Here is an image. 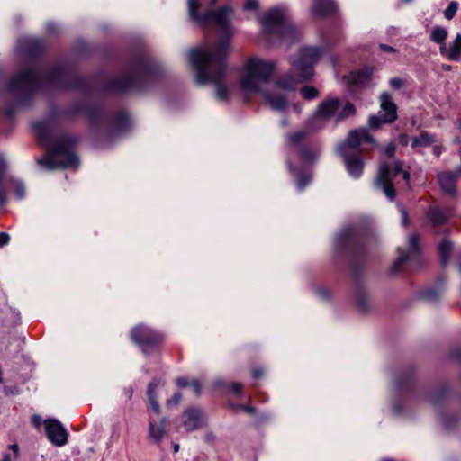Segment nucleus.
<instances>
[{"label":"nucleus","instance_id":"obj_13","mask_svg":"<svg viewBox=\"0 0 461 461\" xmlns=\"http://www.w3.org/2000/svg\"><path fill=\"white\" fill-rule=\"evenodd\" d=\"M203 424L204 415L200 410L189 409L183 414V425L188 431L198 429Z\"/></svg>","mask_w":461,"mask_h":461},{"label":"nucleus","instance_id":"obj_39","mask_svg":"<svg viewBox=\"0 0 461 461\" xmlns=\"http://www.w3.org/2000/svg\"><path fill=\"white\" fill-rule=\"evenodd\" d=\"M231 389L234 393H236L237 395H240L242 391V384H240L239 383H234L231 386Z\"/></svg>","mask_w":461,"mask_h":461},{"label":"nucleus","instance_id":"obj_37","mask_svg":"<svg viewBox=\"0 0 461 461\" xmlns=\"http://www.w3.org/2000/svg\"><path fill=\"white\" fill-rule=\"evenodd\" d=\"M181 401V394L180 393H176L172 399L168 400L167 401V404L168 405H172V404H178Z\"/></svg>","mask_w":461,"mask_h":461},{"label":"nucleus","instance_id":"obj_48","mask_svg":"<svg viewBox=\"0 0 461 461\" xmlns=\"http://www.w3.org/2000/svg\"><path fill=\"white\" fill-rule=\"evenodd\" d=\"M240 408H241L242 410H245L246 411H249V412L252 411V409H251V408L247 407V406H244V405H241V406H240Z\"/></svg>","mask_w":461,"mask_h":461},{"label":"nucleus","instance_id":"obj_5","mask_svg":"<svg viewBox=\"0 0 461 461\" xmlns=\"http://www.w3.org/2000/svg\"><path fill=\"white\" fill-rule=\"evenodd\" d=\"M260 23L262 39L271 44L284 42L290 45L300 38L298 29L287 21L285 12L279 8L268 11Z\"/></svg>","mask_w":461,"mask_h":461},{"label":"nucleus","instance_id":"obj_14","mask_svg":"<svg viewBox=\"0 0 461 461\" xmlns=\"http://www.w3.org/2000/svg\"><path fill=\"white\" fill-rule=\"evenodd\" d=\"M166 420L164 418L150 417L149 420L148 438L154 443H158L166 436Z\"/></svg>","mask_w":461,"mask_h":461},{"label":"nucleus","instance_id":"obj_20","mask_svg":"<svg viewBox=\"0 0 461 461\" xmlns=\"http://www.w3.org/2000/svg\"><path fill=\"white\" fill-rule=\"evenodd\" d=\"M435 141L432 135L428 132H421L420 136L413 137L411 140V148L417 149L420 147H428Z\"/></svg>","mask_w":461,"mask_h":461},{"label":"nucleus","instance_id":"obj_54","mask_svg":"<svg viewBox=\"0 0 461 461\" xmlns=\"http://www.w3.org/2000/svg\"><path fill=\"white\" fill-rule=\"evenodd\" d=\"M288 167H289V168H290V170H291V171H294V168H293V167H292V165H291V163H290V162L288 163Z\"/></svg>","mask_w":461,"mask_h":461},{"label":"nucleus","instance_id":"obj_19","mask_svg":"<svg viewBox=\"0 0 461 461\" xmlns=\"http://www.w3.org/2000/svg\"><path fill=\"white\" fill-rule=\"evenodd\" d=\"M157 389H158L157 383H155V382L149 383L148 385L147 395H148V399H149L151 410L153 411L154 414L158 415L160 412V406L156 399L157 398Z\"/></svg>","mask_w":461,"mask_h":461},{"label":"nucleus","instance_id":"obj_28","mask_svg":"<svg viewBox=\"0 0 461 461\" xmlns=\"http://www.w3.org/2000/svg\"><path fill=\"white\" fill-rule=\"evenodd\" d=\"M418 243H419V238L417 237V235L416 234L410 235L409 245H410V249L412 252H416L418 250V249H419Z\"/></svg>","mask_w":461,"mask_h":461},{"label":"nucleus","instance_id":"obj_49","mask_svg":"<svg viewBox=\"0 0 461 461\" xmlns=\"http://www.w3.org/2000/svg\"><path fill=\"white\" fill-rule=\"evenodd\" d=\"M2 461H11L10 456L8 454H5Z\"/></svg>","mask_w":461,"mask_h":461},{"label":"nucleus","instance_id":"obj_6","mask_svg":"<svg viewBox=\"0 0 461 461\" xmlns=\"http://www.w3.org/2000/svg\"><path fill=\"white\" fill-rule=\"evenodd\" d=\"M365 145L373 148L376 143L366 129L359 128L349 131L348 138L338 147L348 174L354 178H358L363 171V160L357 151L360 149V152H363Z\"/></svg>","mask_w":461,"mask_h":461},{"label":"nucleus","instance_id":"obj_27","mask_svg":"<svg viewBox=\"0 0 461 461\" xmlns=\"http://www.w3.org/2000/svg\"><path fill=\"white\" fill-rule=\"evenodd\" d=\"M458 5L456 2H451L444 11V16L447 20H451L456 14Z\"/></svg>","mask_w":461,"mask_h":461},{"label":"nucleus","instance_id":"obj_3","mask_svg":"<svg viewBox=\"0 0 461 461\" xmlns=\"http://www.w3.org/2000/svg\"><path fill=\"white\" fill-rule=\"evenodd\" d=\"M339 107L340 101L338 98H328L321 102L312 120L307 122L306 129L288 136L287 143L291 149V156L299 157L305 163L315 159L320 155V151L310 147H301V144L308 132L321 129L325 121L337 116Z\"/></svg>","mask_w":461,"mask_h":461},{"label":"nucleus","instance_id":"obj_34","mask_svg":"<svg viewBox=\"0 0 461 461\" xmlns=\"http://www.w3.org/2000/svg\"><path fill=\"white\" fill-rule=\"evenodd\" d=\"M9 240H10L9 234H7L5 232H0V248L7 245Z\"/></svg>","mask_w":461,"mask_h":461},{"label":"nucleus","instance_id":"obj_15","mask_svg":"<svg viewBox=\"0 0 461 461\" xmlns=\"http://www.w3.org/2000/svg\"><path fill=\"white\" fill-rule=\"evenodd\" d=\"M428 218L434 226L445 223L453 215V211L447 208L433 207L428 212Z\"/></svg>","mask_w":461,"mask_h":461},{"label":"nucleus","instance_id":"obj_44","mask_svg":"<svg viewBox=\"0 0 461 461\" xmlns=\"http://www.w3.org/2000/svg\"><path fill=\"white\" fill-rule=\"evenodd\" d=\"M176 383L177 384L180 386V387H185L188 384L187 381L185 378H178L176 380Z\"/></svg>","mask_w":461,"mask_h":461},{"label":"nucleus","instance_id":"obj_47","mask_svg":"<svg viewBox=\"0 0 461 461\" xmlns=\"http://www.w3.org/2000/svg\"><path fill=\"white\" fill-rule=\"evenodd\" d=\"M10 449H12L15 454L18 453V446L16 444H13L10 447Z\"/></svg>","mask_w":461,"mask_h":461},{"label":"nucleus","instance_id":"obj_33","mask_svg":"<svg viewBox=\"0 0 461 461\" xmlns=\"http://www.w3.org/2000/svg\"><path fill=\"white\" fill-rule=\"evenodd\" d=\"M258 6V4L256 0H247L244 5L245 10H256Z\"/></svg>","mask_w":461,"mask_h":461},{"label":"nucleus","instance_id":"obj_55","mask_svg":"<svg viewBox=\"0 0 461 461\" xmlns=\"http://www.w3.org/2000/svg\"><path fill=\"white\" fill-rule=\"evenodd\" d=\"M426 296H427L428 298H432V297H433V296L430 294V293H427Z\"/></svg>","mask_w":461,"mask_h":461},{"label":"nucleus","instance_id":"obj_29","mask_svg":"<svg viewBox=\"0 0 461 461\" xmlns=\"http://www.w3.org/2000/svg\"><path fill=\"white\" fill-rule=\"evenodd\" d=\"M352 229H345L338 235V240L339 243H342L344 240L352 235Z\"/></svg>","mask_w":461,"mask_h":461},{"label":"nucleus","instance_id":"obj_23","mask_svg":"<svg viewBox=\"0 0 461 461\" xmlns=\"http://www.w3.org/2000/svg\"><path fill=\"white\" fill-rule=\"evenodd\" d=\"M410 258V253L405 251H401L391 267V273L396 274L402 267L405 264V262Z\"/></svg>","mask_w":461,"mask_h":461},{"label":"nucleus","instance_id":"obj_51","mask_svg":"<svg viewBox=\"0 0 461 461\" xmlns=\"http://www.w3.org/2000/svg\"><path fill=\"white\" fill-rule=\"evenodd\" d=\"M253 375H254L255 377H259V376L261 375V373H259L258 371H254Z\"/></svg>","mask_w":461,"mask_h":461},{"label":"nucleus","instance_id":"obj_22","mask_svg":"<svg viewBox=\"0 0 461 461\" xmlns=\"http://www.w3.org/2000/svg\"><path fill=\"white\" fill-rule=\"evenodd\" d=\"M452 250V244L447 240H443L438 244V252L443 265H446Z\"/></svg>","mask_w":461,"mask_h":461},{"label":"nucleus","instance_id":"obj_32","mask_svg":"<svg viewBox=\"0 0 461 461\" xmlns=\"http://www.w3.org/2000/svg\"><path fill=\"white\" fill-rule=\"evenodd\" d=\"M310 182V177L303 176L297 178V187L299 190H303L304 186Z\"/></svg>","mask_w":461,"mask_h":461},{"label":"nucleus","instance_id":"obj_31","mask_svg":"<svg viewBox=\"0 0 461 461\" xmlns=\"http://www.w3.org/2000/svg\"><path fill=\"white\" fill-rule=\"evenodd\" d=\"M133 86L134 85V78L132 77V81L131 78H127L126 80L122 81V82H120L118 84V88L120 89H127L129 87H131V86Z\"/></svg>","mask_w":461,"mask_h":461},{"label":"nucleus","instance_id":"obj_53","mask_svg":"<svg viewBox=\"0 0 461 461\" xmlns=\"http://www.w3.org/2000/svg\"><path fill=\"white\" fill-rule=\"evenodd\" d=\"M282 124H283L284 126L287 125V122H286V120H283V121H282Z\"/></svg>","mask_w":461,"mask_h":461},{"label":"nucleus","instance_id":"obj_21","mask_svg":"<svg viewBox=\"0 0 461 461\" xmlns=\"http://www.w3.org/2000/svg\"><path fill=\"white\" fill-rule=\"evenodd\" d=\"M447 31L442 26H434L430 31L429 38L435 43H443L447 37Z\"/></svg>","mask_w":461,"mask_h":461},{"label":"nucleus","instance_id":"obj_12","mask_svg":"<svg viewBox=\"0 0 461 461\" xmlns=\"http://www.w3.org/2000/svg\"><path fill=\"white\" fill-rule=\"evenodd\" d=\"M461 176V169L456 172H440L437 175V179L442 192L449 195L456 194V183L457 178Z\"/></svg>","mask_w":461,"mask_h":461},{"label":"nucleus","instance_id":"obj_57","mask_svg":"<svg viewBox=\"0 0 461 461\" xmlns=\"http://www.w3.org/2000/svg\"><path fill=\"white\" fill-rule=\"evenodd\" d=\"M405 2H411V0H404Z\"/></svg>","mask_w":461,"mask_h":461},{"label":"nucleus","instance_id":"obj_2","mask_svg":"<svg viewBox=\"0 0 461 461\" xmlns=\"http://www.w3.org/2000/svg\"><path fill=\"white\" fill-rule=\"evenodd\" d=\"M321 57L317 48L301 49L296 56L291 57L290 71L280 77L271 91H265L264 86L269 81L276 68L275 60L264 59L260 57L249 59L244 65L240 85L245 94L261 93L266 103L275 111H284L288 104L284 94H277V89L283 91L294 90L303 82L313 77V66Z\"/></svg>","mask_w":461,"mask_h":461},{"label":"nucleus","instance_id":"obj_43","mask_svg":"<svg viewBox=\"0 0 461 461\" xmlns=\"http://www.w3.org/2000/svg\"><path fill=\"white\" fill-rule=\"evenodd\" d=\"M32 424L36 427V428H39L41 426V417L39 415H33L32 418Z\"/></svg>","mask_w":461,"mask_h":461},{"label":"nucleus","instance_id":"obj_40","mask_svg":"<svg viewBox=\"0 0 461 461\" xmlns=\"http://www.w3.org/2000/svg\"><path fill=\"white\" fill-rule=\"evenodd\" d=\"M399 142L402 145V146H407L409 144V137L408 135L406 134H401L399 136Z\"/></svg>","mask_w":461,"mask_h":461},{"label":"nucleus","instance_id":"obj_11","mask_svg":"<svg viewBox=\"0 0 461 461\" xmlns=\"http://www.w3.org/2000/svg\"><path fill=\"white\" fill-rule=\"evenodd\" d=\"M48 439L55 446H64L68 441V433L62 424L55 420L49 419L44 421Z\"/></svg>","mask_w":461,"mask_h":461},{"label":"nucleus","instance_id":"obj_7","mask_svg":"<svg viewBox=\"0 0 461 461\" xmlns=\"http://www.w3.org/2000/svg\"><path fill=\"white\" fill-rule=\"evenodd\" d=\"M398 175H401L402 179L409 183V171L402 169V164L400 160L393 159L381 164L375 182V186L381 187L386 197L391 201L395 197L393 180Z\"/></svg>","mask_w":461,"mask_h":461},{"label":"nucleus","instance_id":"obj_50","mask_svg":"<svg viewBox=\"0 0 461 461\" xmlns=\"http://www.w3.org/2000/svg\"><path fill=\"white\" fill-rule=\"evenodd\" d=\"M178 450H179V445H178V444H175V445H174V452H175V453H177V452H178Z\"/></svg>","mask_w":461,"mask_h":461},{"label":"nucleus","instance_id":"obj_36","mask_svg":"<svg viewBox=\"0 0 461 461\" xmlns=\"http://www.w3.org/2000/svg\"><path fill=\"white\" fill-rule=\"evenodd\" d=\"M400 212L402 213V224L406 226L408 224V221H409L407 212L402 207H400Z\"/></svg>","mask_w":461,"mask_h":461},{"label":"nucleus","instance_id":"obj_16","mask_svg":"<svg viewBox=\"0 0 461 461\" xmlns=\"http://www.w3.org/2000/svg\"><path fill=\"white\" fill-rule=\"evenodd\" d=\"M372 71L364 69L360 71H353L344 77L345 81L352 86H363L371 80Z\"/></svg>","mask_w":461,"mask_h":461},{"label":"nucleus","instance_id":"obj_10","mask_svg":"<svg viewBox=\"0 0 461 461\" xmlns=\"http://www.w3.org/2000/svg\"><path fill=\"white\" fill-rule=\"evenodd\" d=\"M40 86V77L31 69H28L14 77L8 84V90L12 93H32Z\"/></svg>","mask_w":461,"mask_h":461},{"label":"nucleus","instance_id":"obj_38","mask_svg":"<svg viewBox=\"0 0 461 461\" xmlns=\"http://www.w3.org/2000/svg\"><path fill=\"white\" fill-rule=\"evenodd\" d=\"M438 44L440 45L439 46L440 54L447 59L448 48L447 47L445 41H443V43H438Z\"/></svg>","mask_w":461,"mask_h":461},{"label":"nucleus","instance_id":"obj_46","mask_svg":"<svg viewBox=\"0 0 461 461\" xmlns=\"http://www.w3.org/2000/svg\"><path fill=\"white\" fill-rule=\"evenodd\" d=\"M433 153L436 155V156H439L441 154V149L438 146H435L433 147Z\"/></svg>","mask_w":461,"mask_h":461},{"label":"nucleus","instance_id":"obj_9","mask_svg":"<svg viewBox=\"0 0 461 461\" xmlns=\"http://www.w3.org/2000/svg\"><path fill=\"white\" fill-rule=\"evenodd\" d=\"M131 339L141 347L143 353L147 354L162 341L163 337L148 327L137 325L132 329Z\"/></svg>","mask_w":461,"mask_h":461},{"label":"nucleus","instance_id":"obj_25","mask_svg":"<svg viewBox=\"0 0 461 461\" xmlns=\"http://www.w3.org/2000/svg\"><path fill=\"white\" fill-rule=\"evenodd\" d=\"M356 113L355 106L347 102L340 111L338 112L337 119L338 120H343L349 115H352Z\"/></svg>","mask_w":461,"mask_h":461},{"label":"nucleus","instance_id":"obj_35","mask_svg":"<svg viewBox=\"0 0 461 461\" xmlns=\"http://www.w3.org/2000/svg\"><path fill=\"white\" fill-rule=\"evenodd\" d=\"M394 151H395V145L393 143H389L385 149H384V153L388 156V157H392L393 154H394Z\"/></svg>","mask_w":461,"mask_h":461},{"label":"nucleus","instance_id":"obj_18","mask_svg":"<svg viewBox=\"0 0 461 461\" xmlns=\"http://www.w3.org/2000/svg\"><path fill=\"white\" fill-rule=\"evenodd\" d=\"M447 59L451 61L461 60V34L457 33L452 42L449 43Z\"/></svg>","mask_w":461,"mask_h":461},{"label":"nucleus","instance_id":"obj_8","mask_svg":"<svg viewBox=\"0 0 461 461\" xmlns=\"http://www.w3.org/2000/svg\"><path fill=\"white\" fill-rule=\"evenodd\" d=\"M380 108V115H371L368 119V125L371 129L376 130L383 123H392L397 119V106L389 93L381 94Z\"/></svg>","mask_w":461,"mask_h":461},{"label":"nucleus","instance_id":"obj_26","mask_svg":"<svg viewBox=\"0 0 461 461\" xmlns=\"http://www.w3.org/2000/svg\"><path fill=\"white\" fill-rule=\"evenodd\" d=\"M303 98L311 100L318 96V90L313 86H303L301 90Z\"/></svg>","mask_w":461,"mask_h":461},{"label":"nucleus","instance_id":"obj_4","mask_svg":"<svg viewBox=\"0 0 461 461\" xmlns=\"http://www.w3.org/2000/svg\"><path fill=\"white\" fill-rule=\"evenodd\" d=\"M32 127L39 140L49 146L46 156L39 160L41 165L47 169L71 167L78 165V159L71 150L75 142L74 139L63 137L50 142V130L47 123L36 122Z\"/></svg>","mask_w":461,"mask_h":461},{"label":"nucleus","instance_id":"obj_17","mask_svg":"<svg viewBox=\"0 0 461 461\" xmlns=\"http://www.w3.org/2000/svg\"><path fill=\"white\" fill-rule=\"evenodd\" d=\"M336 9L331 0H313L312 12L318 15H328Z\"/></svg>","mask_w":461,"mask_h":461},{"label":"nucleus","instance_id":"obj_41","mask_svg":"<svg viewBox=\"0 0 461 461\" xmlns=\"http://www.w3.org/2000/svg\"><path fill=\"white\" fill-rule=\"evenodd\" d=\"M192 385V387L194 388V393L199 395L200 393H201V390H200V384L198 383V381L196 380H194L191 382L190 384Z\"/></svg>","mask_w":461,"mask_h":461},{"label":"nucleus","instance_id":"obj_52","mask_svg":"<svg viewBox=\"0 0 461 461\" xmlns=\"http://www.w3.org/2000/svg\"><path fill=\"white\" fill-rule=\"evenodd\" d=\"M457 124H458L459 130H461V117L457 120Z\"/></svg>","mask_w":461,"mask_h":461},{"label":"nucleus","instance_id":"obj_45","mask_svg":"<svg viewBox=\"0 0 461 461\" xmlns=\"http://www.w3.org/2000/svg\"><path fill=\"white\" fill-rule=\"evenodd\" d=\"M124 393H125V395L127 396L128 399H131L133 391H132L131 388H125L124 389Z\"/></svg>","mask_w":461,"mask_h":461},{"label":"nucleus","instance_id":"obj_56","mask_svg":"<svg viewBox=\"0 0 461 461\" xmlns=\"http://www.w3.org/2000/svg\"><path fill=\"white\" fill-rule=\"evenodd\" d=\"M381 461H393V459H390V458H384L382 459Z\"/></svg>","mask_w":461,"mask_h":461},{"label":"nucleus","instance_id":"obj_30","mask_svg":"<svg viewBox=\"0 0 461 461\" xmlns=\"http://www.w3.org/2000/svg\"><path fill=\"white\" fill-rule=\"evenodd\" d=\"M390 86L393 89H400L403 86V81L399 77H393L389 82Z\"/></svg>","mask_w":461,"mask_h":461},{"label":"nucleus","instance_id":"obj_24","mask_svg":"<svg viewBox=\"0 0 461 461\" xmlns=\"http://www.w3.org/2000/svg\"><path fill=\"white\" fill-rule=\"evenodd\" d=\"M10 183L12 191L14 192L15 197L18 199H23L25 196V188L23 184L14 178L10 179Z\"/></svg>","mask_w":461,"mask_h":461},{"label":"nucleus","instance_id":"obj_42","mask_svg":"<svg viewBox=\"0 0 461 461\" xmlns=\"http://www.w3.org/2000/svg\"><path fill=\"white\" fill-rule=\"evenodd\" d=\"M380 49L383 50V51H385V52H390V53H394L396 52V50L391 46H388V45H385V44H381L380 45Z\"/></svg>","mask_w":461,"mask_h":461},{"label":"nucleus","instance_id":"obj_1","mask_svg":"<svg viewBox=\"0 0 461 461\" xmlns=\"http://www.w3.org/2000/svg\"><path fill=\"white\" fill-rule=\"evenodd\" d=\"M216 0H188V14L190 19L203 27H215L218 30V42L213 50L205 48L194 49L189 52V59L195 70V79L200 85L212 83L216 86V95L219 100H225L228 90L222 84L226 70L225 59L230 50L228 40L233 34L230 26L232 10L225 6L219 10H206Z\"/></svg>","mask_w":461,"mask_h":461}]
</instances>
